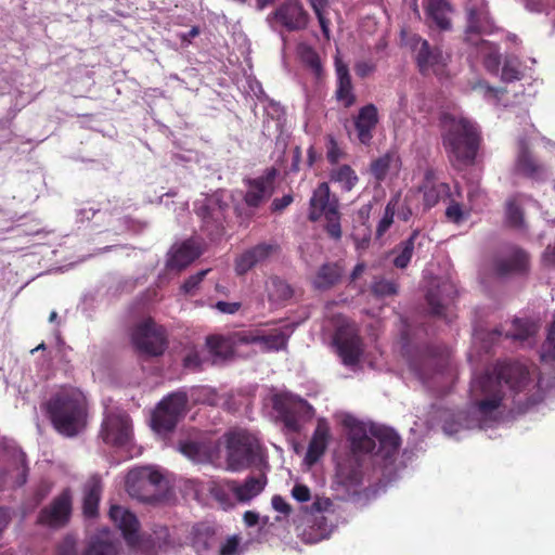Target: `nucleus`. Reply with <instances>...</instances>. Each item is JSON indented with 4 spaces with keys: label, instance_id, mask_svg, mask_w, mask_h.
<instances>
[{
    "label": "nucleus",
    "instance_id": "obj_1",
    "mask_svg": "<svg viewBox=\"0 0 555 555\" xmlns=\"http://www.w3.org/2000/svg\"><path fill=\"white\" fill-rule=\"evenodd\" d=\"M529 383L528 369L516 361H504L498 363L495 376L485 374L479 376L472 385L473 391L480 389L483 399L476 401L480 415L488 417L496 411L503 401V384L514 392L521 391Z\"/></svg>",
    "mask_w": 555,
    "mask_h": 555
},
{
    "label": "nucleus",
    "instance_id": "obj_2",
    "mask_svg": "<svg viewBox=\"0 0 555 555\" xmlns=\"http://www.w3.org/2000/svg\"><path fill=\"white\" fill-rule=\"evenodd\" d=\"M441 127L442 145L452 166H473L482 143L480 127L468 118L450 114L443 115Z\"/></svg>",
    "mask_w": 555,
    "mask_h": 555
},
{
    "label": "nucleus",
    "instance_id": "obj_3",
    "mask_svg": "<svg viewBox=\"0 0 555 555\" xmlns=\"http://www.w3.org/2000/svg\"><path fill=\"white\" fill-rule=\"evenodd\" d=\"M353 454H371L384 462H393L400 446V436L390 427L372 424L366 428L362 423L353 424L348 434Z\"/></svg>",
    "mask_w": 555,
    "mask_h": 555
},
{
    "label": "nucleus",
    "instance_id": "obj_4",
    "mask_svg": "<svg viewBox=\"0 0 555 555\" xmlns=\"http://www.w3.org/2000/svg\"><path fill=\"white\" fill-rule=\"evenodd\" d=\"M46 413L57 433L66 437L77 436L87 423V402L76 390H62L44 405Z\"/></svg>",
    "mask_w": 555,
    "mask_h": 555
},
{
    "label": "nucleus",
    "instance_id": "obj_5",
    "mask_svg": "<svg viewBox=\"0 0 555 555\" xmlns=\"http://www.w3.org/2000/svg\"><path fill=\"white\" fill-rule=\"evenodd\" d=\"M222 440L225 446L229 470L241 472L257 462L260 444L251 434L246 430H230L222 436Z\"/></svg>",
    "mask_w": 555,
    "mask_h": 555
},
{
    "label": "nucleus",
    "instance_id": "obj_6",
    "mask_svg": "<svg viewBox=\"0 0 555 555\" xmlns=\"http://www.w3.org/2000/svg\"><path fill=\"white\" fill-rule=\"evenodd\" d=\"M189 398L185 391H176L164 397L152 413L151 426L157 434L172 431L185 416Z\"/></svg>",
    "mask_w": 555,
    "mask_h": 555
},
{
    "label": "nucleus",
    "instance_id": "obj_7",
    "mask_svg": "<svg viewBox=\"0 0 555 555\" xmlns=\"http://www.w3.org/2000/svg\"><path fill=\"white\" fill-rule=\"evenodd\" d=\"M132 343L140 353L158 357L167 348V333L164 326L149 318L134 327Z\"/></svg>",
    "mask_w": 555,
    "mask_h": 555
},
{
    "label": "nucleus",
    "instance_id": "obj_8",
    "mask_svg": "<svg viewBox=\"0 0 555 555\" xmlns=\"http://www.w3.org/2000/svg\"><path fill=\"white\" fill-rule=\"evenodd\" d=\"M132 436L130 416L124 411L106 413L101 428V437L106 444L114 447L126 446Z\"/></svg>",
    "mask_w": 555,
    "mask_h": 555
},
{
    "label": "nucleus",
    "instance_id": "obj_9",
    "mask_svg": "<svg viewBox=\"0 0 555 555\" xmlns=\"http://www.w3.org/2000/svg\"><path fill=\"white\" fill-rule=\"evenodd\" d=\"M72 508V493L65 489L48 506L40 509L37 524L54 529L65 527L70 519Z\"/></svg>",
    "mask_w": 555,
    "mask_h": 555
},
{
    "label": "nucleus",
    "instance_id": "obj_10",
    "mask_svg": "<svg viewBox=\"0 0 555 555\" xmlns=\"http://www.w3.org/2000/svg\"><path fill=\"white\" fill-rule=\"evenodd\" d=\"M227 204L207 199L196 208V215L202 219V230L215 241L224 232Z\"/></svg>",
    "mask_w": 555,
    "mask_h": 555
},
{
    "label": "nucleus",
    "instance_id": "obj_11",
    "mask_svg": "<svg viewBox=\"0 0 555 555\" xmlns=\"http://www.w3.org/2000/svg\"><path fill=\"white\" fill-rule=\"evenodd\" d=\"M272 15V18L287 31L306 29L310 20L308 12L299 0H285Z\"/></svg>",
    "mask_w": 555,
    "mask_h": 555
},
{
    "label": "nucleus",
    "instance_id": "obj_12",
    "mask_svg": "<svg viewBox=\"0 0 555 555\" xmlns=\"http://www.w3.org/2000/svg\"><path fill=\"white\" fill-rule=\"evenodd\" d=\"M275 176L276 170L274 168H270L263 176L244 180L246 185L244 203L247 207L258 208L272 196Z\"/></svg>",
    "mask_w": 555,
    "mask_h": 555
},
{
    "label": "nucleus",
    "instance_id": "obj_13",
    "mask_svg": "<svg viewBox=\"0 0 555 555\" xmlns=\"http://www.w3.org/2000/svg\"><path fill=\"white\" fill-rule=\"evenodd\" d=\"M456 295V287L451 281L438 280L433 283L426 294V301L430 307V313L451 322V319L448 318L447 310Z\"/></svg>",
    "mask_w": 555,
    "mask_h": 555
},
{
    "label": "nucleus",
    "instance_id": "obj_14",
    "mask_svg": "<svg viewBox=\"0 0 555 555\" xmlns=\"http://www.w3.org/2000/svg\"><path fill=\"white\" fill-rule=\"evenodd\" d=\"M273 409L279 413L284 426L292 433H299L300 413L304 409H311L304 399L294 401L292 398L283 395H275L273 398Z\"/></svg>",
    "mask_w": 555,
    "mask_h": 555
},
{
    "label": "nucleus",
    "instance_id": "obj_15",
    "mask_svg": "<svg viewBox=\"0 0 555 555\" xmlns=\"http://www.w3.org/2000/svg\"><path fill=\"white\" fill-rule=\"evenodd\" d=\"M333 340L345 365H354L360 361L362 340L353 330L339 327Z\"/></svg>",
    "mask_w": 555,
    "mask_h": 555
},
{
    "label": "nucleus",
    "instance_id": "obj_16",
    "mask_svg": "<svg viewBox=\"0 0 555 555\" xmlns=\"http://www.w3.org/2000/svg\"><path fill=\"white\" fill-rule=\"evenodd\" d=\"M410 40L417 68L422 75H427L430 70L435 72L437 66L443 64L442 51L438 47H431L418 35H413Z\"/></svg>",
    "mask_w": 555,
    "mask_h": 555
},
{
    "label": "nucleus",
    "instance_id": "obj_17",
    "mask_svg": "<svg viewBox=\"0 0 555 555\" xmlns=\"http://www.w3.org/2000/svg\"><path fill=\"white\" fill-rule=\"evenodd\" d=\"M430 240L418 229L413 230L410 236L395 246L391 254L395 255L392 263L398 269H405L411 262L413 254L428 245Z\"/></svg>",
    "mask_w": 555,
    "mask_h": 555
},
{
    "label": "nucleus",
    "instance_id": "obj_18",
    "mask_svg": "<svg viewBox=\"0 0 555 555\" xmlns=\"http://www.w3.org/2000/svg\"><path fill=\"white\" fill-rule=\"evenodd\" d=\"M378 121V109L372 103L362 106L358 114L353 116V126L361 144L366 146L371 144Z\"/></svg>",
    "mask_w": 555,
    "mask_h": 555
},
{
    "label": "nucleus",
    "instance_id": "obj_19",
    "mask_svg": "<svg viewBox=\"0 0 555 555\" xmlns=\"http://www.w3.org/2000/svg\"><path fill=\"white\" fill-rule=\"evenodd\" d=\"M334 211L339 209L338 198L331 194L330 186L326 182L320 183L313 191L310 198V210L309 220L315 222L320 220L322 216L330 214V210Z\"/></svg>",
    "mask_w": 555,
    "mask_h": 555
},
{
    "label": "nucleus",
    "instance_id": "obj_20",
    "mask_svg": "<svg viewBox=\"0 0 555 555\" xmlns=\"http://www.w3.org/2000/svg\"><path fill=\"white\" fill-rule=\"evenodd\" d=\"M420 191L423 193V204L427 209L435 207L441 199L449 197L451 194L448 183L436 181V172L433 168L425 170Z\"/></svg>",
    "mask_w": 555,
    "mask_h": 555
},
{
    "label": "nucleus",
    "instance_id": "obj_21",
    "mask_svg": "<svg viewBox=\"0 0 555 555\" xmlns=\"http://www.w3.org/2000/svg\"><path fill=\"white\" fill-rule=\"evenodd\" d=\"M279 250V245L260 243L244 251L235 261V271L243 275L256 264L267 260L273 253Z\"/></svg>",
    "mask_w": 555,
    "mask_h": 555
},
{
    "label": "nucleus",
    "instance_id": "obj_22",
    "mask_svg": "<svg viewBox=\"0 0 555 555\" xmlns=\"http://www.w3.org/2000/svg\"><path fill=\"white\" fill-rule=\"evenodd\" d=\"M109 517L120 529L124 539L129 544L135 543L138 541L140 524L133 513L119 505H113L109 508Z\"/></svg>",
    "mask_w": 555,
    "mask_h": 555
},
{
    "label": "nucleus",
    "instance_id": "obj_23",
    "mask_svg": "<svg viewBox=\"0 0 555 555\" xmlns=\"http://www.w3.org/2000/svg\"><path fill=\"white\" fill-rule=\"evenodd\" d=\"M516 169L524 177L531 180L544 181L546 178L545 166L537 162L525 142L519 145Z\"/></svg>",
    "mask_w": 555,
    "mask_h": 555
},
{
    "label": "nucleus",
    "instance_id": "obj_24",
    "mask_svg": "<svg viewBox=\"0 0 555 555\" xmlns=\"http://www.w3.org/2000/svg\"><path fill=\"white\" fill-rule=\"evenodd\" d=\"M330 426L325 420H319L306 453V461L312 465L325 453L330 440Z\"/></svg>",
    "mask_w": 555,
    "mask_h": 555
},
{
    "label": "nucleus",
    "instance_id": "obj_25",
    "mask_svg": "<svg viewBox=\"0 0 555 555\" xmlns=\"http://www.w3.org/2000/svg\"><path fill=\"white\" fill-rule=\"evenodd\" d=\"M529 267V255L520 248H513L511 254L495 261V272L501 275L525 273Z\"/></svg>",
    "mask_w": 555,
    "mask_h": 555
},
{
    "label": "nucleus",
    "instance_id": "obj_26",
    "mask_svg": "<svg viewBox=\"0 0 555 555\" xmlns=\"http://www.w3.org/2000/svg\"><path fill=\"white\" fill-rule=\"evenodd\" d=\"M266 483L267 479L264 476H250L243 483L232 479L227 485L237 501L247 502L261 493Z\"/></svg>",
    "mask_w": 555,
    "mask_h": 555
},
{
    "label": "nucleus",
    "instance_id": "obj_27",
    "mask_svg": "<svg viewBox=\"0 0 555 555\" xmlns=\"http://www.w3.org/2000/svg\"><path fill=\"white\" fill-rule=\"evenodd\" d=\"M102 490V481L98 476H92L85 485L82 513L86 517L93 518L98 516Z\"/></svg>",
    "mask_w": 555,
    "mask_h": 555
},
{
    "label": "nucleus",
    "instance_id": "obj_28",
    "mask_svg": "<svg viewBox=\"0 0 555 555\" xmlns=\"http://www.w3.org/2000/svg\"><path fill=\"white\" fill-rule=\"evenodd\" d=\"M221 448V440L214 443L206 444L203 442L188 441L181 443L180 451L193 461H202L203 455L209 462H214L219 459Z\"/></svg>",
    "mask_w": 555,
    "mask_h": 555
},
{
    "label": "nucleus",
    "instance_id": "obj_29",
    "mask_svg": "<svg viewBox=\"0 0 555 555\" xmlns=\"http://www.w3.org/2000/svg\"><path fill=\"white\" fill-rule=\"evenodd\" d=\"M201 255L199 249L190 241L183 242L180 246L172 249L167 268L171 270H182L192 263Z\"/></svg>",
    "mask_w": 555,
    "mask_h": 555
},
{
    "label": "nucleus",
    "instance_id": "obj_30",
    "mask_svg": "<svg viewBox=\"0 0 555 555\" xmlns=\"http://www.w3.org/2000/svg\"><path fill=\"white\" fill-rule=\"evenodd\" d=\"M425 12L440 30H449L451 28L449 14L452 13V7L447 0H428L425 5Z\"/></svg>",
    "mask_w": 555,
    "mask_h": 555
},
{
    "label": "nucleus",
    "instance_id": "obj_31",
    "mask_svg": "<svg viewBox=\"0 0 555 555\" xmlns=\"http://www.w3.org/2000/svg\"><path fill=\"white\" fill-rule=\"evenodd\" d=\"M343 275V268L337 262L324 263L320 267L313 280L318 289H328L336 285Z\"/></svg>",
    "mask_w": 555,
    "mask_h": 555
},
{
    "label": "nucleus",
    "instance_id": "obj_32",
    "mask_svg": "<svg viewBox=\"0 0 555 555\" xmlns=\"http://www.w3.org/2000/svg\"><path fill=\"white\" fill-rule=\"evenodd\" d=\"M206 346L209 352L218 359L228 360L234 356L235 347L232 341L230 334L223 335H210L206 338Z\"/></svg>",
    "mask_w": 555,
    "mask_h": 555
},
{
    "label": "nucleus",
    "instance_id": "obj_33",
    "mask_svg": "<svg viewBox=\"0 0 555 555\" xmlns=\"http://www.w3.org/2000/svg\"><path fill=\"white\" fill-rule=\"evenodd\" d=\"M297 54L301 63L311 70L317 79H321L324 76L320 55L314 48L307 43H300L297 47Z\"/></svg>",
    "mask_w": 555,
    "mask_h": 555
},
{
    "label": "nucleus",
    "instance_id": "obj_34",
    "mask_svg": "<svg viewBox=\"0 0 555 555\" xmlns=\"http://www.w3.org/2000/svg\"><path fill=\"white\" fill-rule=\"evenodd\" d=\"M483 59V65L490 73L496 74L501 65V54L496 44L479 39L475 44Z\"/></svg>",
    "mask_w": 555,
    "mask_h": 555
},
{
    "label": "nucleus",
    "instance_id": "obj_35",
    "mask_svg": "<svg viewBox=\"0 0 555 555\" xmlns=\"http://www.w3.org/2000/svg\"><path fill=\"white\" fill-rule=\"evenodd\" d=\"M489 27V18L479 12L476 8L467 10L466 41L476 44L478 41L472 39V35H480L486 33Z\"/></svg>",
    "mask_w": 555,
    "mask_h": 555
},
{
    "label": "nucleus",
    "instance_id": "obj_36",
    "mask_svg": "<svg viewBox=\"0 0 555 555\" xmlns=\"http://www.w3.org/2000/svg\"><path fill=\"white\" fill-rule=\"evenodd\" d=\"M288 334L281 328H274L269 334H258V344L262 351H280L287 347Z\"/></svg>",
    "mask_w": 555,
    "mask_h": 555
},
{
    "label": "nucleus",
    "instance_id": "obj_37",
    "mask_svg": "<svg viewBox=\"0 0 555 555\" xmlns=\"http://www.w3.org/2000/svg\"><path fill=\"white\" fill-rule=\"evenodd\" d=\"M296 531L298 538L306 544H314L326 539V529L317 530V526H314L309 515L302 524L296 527Z\"/></svg>",
    "mask_w": 555,
    "mask_h": 555
},
{
    "label": "nucleus",
    "instance_id": "obj_38",
    "mask_svg": "<svg viewBox=\"0 0 555 555\" xmlns=\"http://www.w3.org/2000/svg\"><path fill=\"white\" fill-rule=\"evenodd\" d=\"M163 475L151 467H138L130 470V482H145L155 492L162 483Z\"/></svg>",
    "mask_w": 555,
    "mask_h": 555
},
{
    "label": "nucleus",
    "instance_id": "obj_39",
    "mask_svg": "<svg viewBox=\"0 0 555 555\" xmlns=\"http://www.w3.org/2000/svg\"><path fill=\"white\" fill-rule=\"evenodd\" d=\"M537 332L538 325L535 322L529 319L516 318L513 320V331L506 333V337L514 340H526L533 336Z\"/></svg>",
    "mask_w": 555,
    "mask_h": 555
},
{
    "label": "nucleus",
    "instance_id": "obj_40",
    "mask_svg": "<svg viewBox=\"0 0 555 555\" xmlns=\"http://www.w3.org/2000/svg\"><path fill=\"white\" fill-rule=\"evenodd\" d=\"M193 546L199 553L211 547L215 540V530L206 525L199 524L193 528Z\"/></svg>",
    "mask_w": 555,
    "mask_h": 555
},
{
    "label": "nucleus",
    "instance_id": "obj_41",
    "mask_svg": "<svg viewBox=\"0 0 555 555\" xmlns=\"http://www.w3.org/2000/svg\"><path fill=\"white\" fill-rule=\"evenodd\" d=\"M358 180V176L349 165H341L331 172V181L339 183L345 191H351Z\"/></svg>",
    "mask_w": 555,
    "mask_h": 555
},
{
    "label": "nucleus",
    "instance_id": "obj_42",
    "mask_svg": "<svg viewBox=\"0 0 555 555\" xmlns=\"http://www.w3.org/2000/svg\"><path fill=\"white\" fill-rule=\"evenodd\" d=\"M398 204H399L398 196L390 198L389 202L387 203L385 210H384V215L376 227V232H375L376 238H378V240L382 238L384 236V234L390 229L391 224L393 223V217H395Z\"/></svg>",
    "mask_w": 555,
    "mask_h": 555
},
{
    "label": "nucleus",
    "instance_id": "obj_43",
    "mask_svg": "<svg viewBox=\"0 0 555 555\" xmlns=\"http://www.w3.org/2000/svg\"><path fill=\"white\" fill-rule=\"evenodd\" d=\"M522 76L521 61L514 55L506 56L502 67V80L504 82H514L520 80Z\"/></svg>",
    "mask_w": 555,
    "mask_h": 555
},
{
    "label": "nucleus",
    "instance_id": "obj_44",
    "mask_svg": "<svg viewBox=\"0 0 555 555\" xmlns=\"http://www.w3.org/2000/svg\"><path fill=\"white\" fill-rule=\"evenodd\" d=\"M292 286L284 280L274 276L270 280L269 296L272 300L285 301L293 297Z\"/></svg>",
    "mask_w": 555,
    "mask_h": 555
},
{
    "label": "nucleus",
    "instance_id": "obj_45",
    "mask_svg": "<svg viewBox=\"0 0 555 555\" xmlns=\"http://www.w3.org/2000/svg\"><path fill=\"white\" fill-rule=\"evenodd\" d=\"M335 98L338 102L343 103L345 108H349L356 103L357 96L353 92L351 79L337 80Z\"/></svg>",
    "mask_w": 555,
    "mask_h": 555
},
{
    "label": "nucleus",
    "instance_id": "obj_46",
    "mask_svg": "<svg viewBox=\"0 0 555 555\" xmlns=\"http://www.w3.org/2000/svg\"><path fill=\"white\" fill-rule=\"evenodd\" d=\"M118 550L114 542L94 539L90 542L82 555H117Z\"/></svg>",
    "mask_w": 555,
    "mask_h": 555
},
{
    "label": "nucleus",
    "instance_id": "obj_47",
    "mask_svg": "<svg viewBox=\"0 0 555 555\" xmlns=\"http://www.w3.org/2000/svg\"><path fill=\"white\" fill-rule=\"evenodd\" d=\"M126 489L127 492L132 496L141 501H150L154 496V491L145 482H130V472L126 477Z\"/></svg>",
    "mask_w": 555,
    "mask_h": 555
},
{
    "label": "nucleus",
    "instance_id": "obj_48",
    "mask_svg": "<svg viewBox=\"0 0 555 555\" xmlns=\"http://www.w3.org/2000/svg\"><path fill=\"white\" fill-rule=\"evenodd\" d=\"M540 358L543 362L555 360V320L550 325L547 337L541 346Z\"/></svg>",
    "mask_w": 555,
    "mask_h": 555
},
{
    "label": "nucleus",
    "instance_id": "obj_49",
    "mask_svg": "<svg viewBox=\"0 0 555 555\" xmlns=\"http://www.w3.org/2000/svg\"><path fill=\"white\" fill-rule=\"evenodd\" d=\"M392 159L393 155L390 153H386L385 155L378 157L371 164V172L376 180L383 181L386 178Z\"/></svg>",
    "mask_w": 555,
    "mask_h": 555
},
{
    "label": "nucleus",
    "instance_id": "obj_50",
    "mask_svg": "<svg viewBox=\"0 0 555 555\" xmlns=\"http://www.w3.org/2000/svg\"><path fill=\"white\" fill-rule=\"evenodd\" d=\"M326 220L325 230L328 236L335 241L341 238V225H340V212L339 209L334 211V209L330 210V214L324 216Z\"/></svg>",
    "mask_w": 555,
    "mask_h": 555
},
{
    "label": "nucleus",
    "instance_id": "obj_51",
    "mask_svg": "<svg viewBox=\"0 0 555 555\" xmlns=\"http://www.w3.org/2000/svg\"><path fill=\"white\" fill-rule=\"evenodd\" d=\"M371 291L376 297H388L398 293V284L386 279H378L373 282Z\"/></svg>",
    "mask_w": 555,
    "mask_h": 555
},
{
    "label": "nucleus",
    "instance_id": "obj_52",
    "mask_svg": "<svg viewBox=\"0 0 555 555\" xmlns=\"http://www.w3.org/2000/svg\"><path fill=\"white\" fill-rule=\"evenodd\" d=\"M506 220L513 228H520L524 224V211L515 199L506 203Z\"/></svg>",
    "mask_w": 555,
    "mask_h": 555
},
{
    "label": "nucleus",
    "instance_id": "obj_53",
    "mask_svg": "<svg viewBox=\"0 0 555 555\" xmlns=\"http://www.w3.org/2000/svg\"><path fill=\"white\" fill-rule=\"evenodd\" d=\"M338 474L347 486H358L362 480V472L358 466L347 467L340 466Z\"/></svg>",
    "mask_w": 555,
    "mask_h": 555
},
{
    "label": "nucleus",
    "instance_id": "obj_54",
    "mask_svg": "<svg viewBox=\"0 0 555 555\" xmlns=\"http://www.w3.org/2000/svg\"><path fill=\"white\" fill-rule=\"evenodd\" d=\"M183 367L193 372L201 371L203 359L195 347L189 348L182 359Z\"/></svg>",
    "mask_w": 555,
    "mask_h": 555
},
{
    "label": "nucleus",
    "instance_id": "obj_55",
    "mask_svg": "<svg viewBox=\"0 0 555 555\" xmlns=\"http://www.w3.org/2000/svg\"><path fill=\"white\" fill-rule=\"evenodd\" d=\"M258 331H240L231 333L230 336L236 348L240 345L258 344Z\"/></svg>",
    "mask_w": 555,
    "mask_h": 555
},
{
    "label": "nucleus",
    "instance_id": "obj_56",
    "mask_svg": "<svg viewBox=\"0 0 555 555\" xmlns=\"http://www.w3.org/2000/svg\"><path fill=\"white\" fill-rule=\"evenodd\" d=\"M425 362L428 364L436 363L443 367L448 363V358L447 354L444 353V350L428 347L426 348Z\"/></svg>",
    "mask_w": 555,
    "mask_h": 555
},
{
    "label": "nucleus",
    "instance_id": "obj_57",
    "mask_svg": "<svg viewBox=\"0 0 555 555\" xmlns=\"http://www.w3.org/2000/svg\"><path fill=\"white\" fill-rule=\"evenodd\" d=\"M232 479H223L218 482H214V485L210 488V493L212 496L220 501V502H227L229 499V493H232L231 490L228 487V482Z\"/></svg>",
    "mask_w": 555,
    "mask_h": 555
},
{
    "label": "nucleus",
    "instance_id": "obj_58",
    "mask_svg": "<svg viewBox=\"0 0 555 555\" xmlns=\"http://www.w3.org/2000/svg\"><path fill=\"white\" fill-rule=\"evenodd\" d=\"M343 157V151L340 150L337 141L333 135H327V152L326 158L332 164L335 165Z\"/></svg>",
    "mask_w": 555,
    "mask_h": 555
},
{
    "label": "nucleus",
    "instance_id": "obj_59",
    "mask_svg": "<svg viewBox=\"0 0 555 555\" xmlns=\"http://www.w3.org/2000/svg\"><path fill=\"white\" fill-rule=\"evenodd\" d=\"M207 271L206 270H203V271H199L197 272L196 274H193L191 276H189L184 283L182 284V291L185 293V294H191L194 292V289L197 288V286L202 283V281L204 280L205 275H206Z\"/></svg>",
    "mask_w": 555,
    "mask_h": 555
},
{
    "label": "nucleus",
    "instance_id": "obj_60",
    "mask_svg": "<svg viewBox=\"0 0 555 555\" xmlns=\"http://www.w3.org/2000/svg\"><path fill=\"white\" fill-rule=\"evenodd\" d=\"M241 539L237 535H231L220 546L219 555H238Z\"/></svg>",
    "mask_w": 555,
    "mask_h": 555
},
{
    "label": "nucleus",
    "instance_id": "obj_61",
    "mask_svg": "<svg viewBox=\"0 0 555 555\" xmlns=\"http://www.w3.org/2000/svg\"><path fill=\"white\" fill-rule=\"evenodd\" d=\"M332 506L333 502L328 498L318 496L310 506L309 514L323 515V513L330 511Z\"/></svg>",
    "mask_w": 555,
    "mask_h": 555
},
{
    "label": "nucleus",
    "instance_id": "obj_62",
    "mask_svg": "<svg viewBox=\"0 0 555 555\" xmlns=\"http://www.w3.org/2000/svg\"><path fill=\"white\" fill-rule=\"evenodd\" d=\"M292 496L296 501L304 503L311 499V492L306 485L296 483L292 489Z\"/></svg>",
    "mask_w": 555,
    "mask_h": 555
},
{
    "label": "nucleus",
    "instance_id": "obj_63",
    "mask_svg": "<svg viewBox=\"0 0 555 555\" xmlns=\"http://www.w3.org/2000/svg\"><path fill=\"white\" fill-rule=\"evenodd\" d=\"M446 216L449 220L459 223L463 219L462 207L459 203L452 202L446 210Z\"/></svg>",
    "mask_w": 555,
    "mask_h": 555
},
{
    "label": "nucleus",
    "instance_id": "obj_64",
    "mask_svg": "<svg viewBox=\"0 0 555 555\" xmlns=\"http://www.w3.org/2000/svg\"><path fill=\"white\" fill-rule=\"evenodd\" d=\"M375 70V65L369 61H360L354 65L356 75L365 78Z\"/></svg>",
    "mask_w": 555,
    "mask_h": 555
}]
</instances>
